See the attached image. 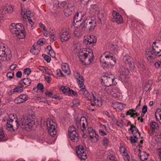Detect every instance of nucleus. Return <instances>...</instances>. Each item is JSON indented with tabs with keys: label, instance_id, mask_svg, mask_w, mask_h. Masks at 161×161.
Returning <instances> with one entry per match:
<instances>
[{
	"label": "nucleus",
	"instance_id": "22",
	"mask_svg": "<svg viewBox=\"0 0 161 161\" xmlns=\"http://www.w3.org/2000/svg\"><path fill=\"white\" fill-rule=\"evenodd\" d=\"M131 132V133L133 134V136H137L138 137H140L139 132L136 126L131 125V127L129 130Z\"/></svg>",
	"mask_w": 161,
	"mask_h": 161
},
{
	"label": "nucleus",
	"instance_id": "56",
	"mask_svg": "<svg viewBox=\"0 0 161 161\" xmlns=\"http://www.w3.org/2000/svg\"><path fill=\"white\" fill-rule=\"evenodd\" d=\"M154 66L156 68L161 67V61H157L155 63Z\"/></svg>",
	"mask_w": 161,
	"mask_h": 161
},
{
	"label": "nucleus",
	"instance_id": "3",
	"mask_svg": "<svg viewBox=\"0 0 161 161\" xmlns=\"http://www.w3.org/2000/svg\"><path fill=\"white\" fill-rule=\"evenodd\" d=\"M35 117L33 114L21 116L20 120L21 127L23 128H30L33 127L35 125Z\"/></svg>",
	"mask_w": 161,
	"mask_h": 161
},
{
	"label": "nucleus",
	"instance_id": "51",
	"mask_svg": "<svg viewBox=\"0 0 161 161\" xmlns=\"http://www.w3.org/2000/svg\"><path fill=\"white\" fill-rule=\"evenodd\" d=\"M42 56L47 63H49L50 62L51 59V58L49 56L45 54H42Z\"/></svg>",
	"mask_w": 161,
	"mask_h": 161
},
{
	"label": "nucleus",
	"instance_id": "55",
	"mask_svg": "<svg viewBox=\"0 0 161 161\" xmlns=\"http://www.w3.org/2000/svg\"><path fill=\"white\" fill-rule=\"evenodd\" d=\"M131 64H129L130 67L132 69V70L134 72H136V69L135 66L133 62H131Z\"/></svg>",
	"mask_w": 161,
	"mask_h": 161
},
{
	"label": "nucleus",
	"instance_id": "8",
	"mask_svg": "<svg viewBox=\"0 0 161 161\" xmlns=\"http://www.w3.org/2000/svg\"><path fill=\"white\" fill-rule=\"evenodd\" d=\"M74 121L78 128L80 129L84 134L85 131L88 127L87 119L83 116L81 117L80 119L75 118Z\"/></svg>",
	"mask_w": 161,
	"mask_h": 161
},
{
	"label": "nucleus",
	"instance_id": "52",
	"mask_svg": "<svg viewBox=\"0 0 161 161\" xmlns=\"http://www.w3.org/2000/svg\"><path fill=\"white\" fill-rule=\"evenodd\" d=\"M74 75L77 81H78L79 80H80L81 79H82L83 78V77L77 72H75Z\"/></svg>",
	"mask_w": 161,
	"mask_h": 161
},
{
	"label": "nucleus",
	"instance_id": "18",
	"mask_svg": "<svg viewBox=\"0 0 161 161\" xmlns=\"http://www.w3.org/2000/svg\"><path fill=\"white\" fill-rule=\"evenodd\" d=\"M84 42L86 43L87 44L92 45L97 42L96 37L93 35H91L87 36V39H85Z\"/></svg>",
	"mask_w": 161,
	"mask_h": 161
},
{
	"label": "nucleus",
	"instance_id": "5",
	"mask_svg": "<svg viewBox=\"0 0 161 161\" xmlns=\"http://www.w3.org/2000/svg\"><path fill=\"white\" fill-rule=\"evenodd\" d=\"M8 48L7 45L0 43V60L4 61L6 59L10 60L11 55L10 51Z\"/></svg>",
	"mask_w": 161,
	"mask_h": 161
},
{
	"label": "nucleus",
	"instance_id": "7",
	"mask_svg": "<svg viewBox=\"0 0 161 161\" xmlns=\"http://www.w3.org/2000/svg\"><path fill=\"white\" fill-rule=\"evenodd\" d=\"M115 77L113 75L110 73L106 74L102 79V82L105 86H108L116 84L114 81Z\"/></svg>",
	"mask_w": 161,
	"mask_h": 161
},
{
	"label": "nucleus",
	"instance_id": "38",
	"mask_svg": "<svg viewBox=\"0 0 161 161\" xmlns=\"http://www.w3.org/2000/svg\"><path fill=\"white\" fill-rule=\"evenodd\" d=\"M73 11L71 10V9L67 7V8L64 9V14L66 16H68L71 14Z\"/></svg>",
	"mask_w": 161,
	"mask_h": 161
},
{
	"label": "nucleus",
	"instance_id": "21",
	"mask_svg": "<svg viewBox=\"0 0 161 161\" xmlns=\"http://www.w3.org/2000/svg\"><path fill=\"white\" fill-rule=\"evenodd\" d=\"M21 14L24 18L26 19V17L27 19L31 18V11L28 9H26L22 8L21 10Z\"/></svg>",
	"mask_w": 161,
	"mask_h": 161
},
{
	"label": "nucleus",
	"instance_id": "42",
	"mask_svg": "<svg viewBox=\"0 0 161 161\" xmlns=\"http://www.w3.org/2000/svg\"><path fill=\"white\" fill-rule=\"evenodd\" d=\"M60 89L65 94L68 93L70 89L67 86H62L61 87Z\"/></svg>",
	"mask_w": 161,
	"mask_h": 161
},
{
	"label": "nucleus",
	"instance_id": "60",
	"mask_svg": "<svg viewBox=\"0 0 161 161\" xmlns=\"http://www.w3.org/2000/svg\"><path fill=\"white\" fill-rule=\"evenodd\" d=\"M91 10L93 9V10L95 12L98 11V8L95 4L91 5Z\"/></svg>",
	"mask_w": 161,
	"mask_h": 161
},
{
	"label": "nucleus",
	"instance_id": "44",
	"mask_svg": "<svg viewBox=\"0 0 161 161\" xmlns=\"http://www.w3.org/2000/svg\"><path fill=\"white\" fill-rule=\"evenodd\" d=\"M7 129L8 130L11 131H14L15 130L13 128V126L10 123H7L6 124Z\"/></svg>",
	"mask_w": 161,
	"mask_h": 161
},
{
	"label": "nucleus",
	"instance_id": "31",
	"mask_svg": "<svg viewBox=\"0 0 161 161\" xmlns=\"http://www.w3.org/2000/svg\"><path fill=\"white\" fill-rule=\"evenodd\" d=\"M90 140L92 142H97L99 140V136L96 132L92 133V135L89 136Z\"/></svg>",
	"mask_w": 161,
	"mask_h": 161
},
{
	"label": "nucleus",
	"instance_id": "26",
	"mask_svg": "<svg viewBox=\"0 0 161 161\" xmlns=\"http://www.w3.org/2000/svg\"><path fill=\"white\" fill-rule=\"evenodd\" d=\"M23 87L21 86V85H19V86L15 88H14L12 89L10 91L11 94H12L15 92L20 93L21 92L23 91Z\"/></svg>",
	"mask_w": 161,
	"mask_h": 161
},
{
	"label": "nucleus",
	"instance_id": "23",
	"mask_svg": "<svg viewBox=\"0 0 161 161\" xmlns=\"http://www.w3.org/2000/svg\"><path fill=\"white\" fill-rule=\"evenodd\" d=\"M69 138L73 142H76L79 140L78 134L77 132L70 133L69 134Z\"/></svg>",
	"mask_w": 161,
	"mask_h": 161
},
{
	"label": "nucleus",
	"instance_id": "36",
	"mask_svg": "<svg viewBox=\"0 0 161 161\" xmlns=\"http://www.w3.org/2000/svg\"><path fill=\"white\" fill-rule=\"evenodd\" d=\"M115 104L120 110H122L125 107V104L119 102H115Z\"/></svg>",
	"mask_w": 161,
	"mask_h": 161
},
{
	"label": "nucleus",
	"instance_id": "10",
	"mask_svg": "<svg viewBox=\"0 0 161 161\" xmlns=\"http://www.w3.org/2000/svg\"><path fill=\"white\" fill-rule=\"evenodd\" d=\"M71 32L68 29H63L59 33V36L61 41L66 42L70 37Z\"/></svg>",
	"mask_w": 161,
	"mask_h": 161
},
{
	"label": "nucleus",
	"instance_id": "63",
	"mask_svg": "<svg viewBox=\"0 0 161 161\" xmlns=\"http://www.w3.org/2000/svg\"><path fill=\"white\" fill-rule=\"evenodd\" d=\"M99 132L100 134L102 136H104L107 135L106 132L102 129L99 130Z\"/></svg>",
	"mask_w": 161,
	"mask_h": 161
},
{
	"label": "nucleus",
	"instance_id": "33",
	"mask_svg": "<svg viewBox=\"0 0 161 161\" xmlns=\"http://www.w3.org/2000/svg\"><path fill=\"white\" fill-rule=\"evenodd\" d=\"M123 61L126 64L127 63L129 64H131V61L130 60V57L128 55L125 56L123 59Z\"/></svg>",
	"mask_w": 161,
	"mask_h": 161
},
{
	"label": "nucleus",
	"instance_id": "32",
	"mask_svg": "<svg viewBox=\"0 0 161 161\" xmlns=\"http://www.w3.org/2000/svg\"><path fill=\"white\" fill-rule=\"evenodd\" d=\"M90 140L92 142H97L99 140V136L96 132L92 133V135L89 136Z\"/></svg>",
	"mask_w": 161,
	"mask_h": 161
},
{
	"label": "nucleus",
	"instance_id": "15",
	"mask_svg": "<svg viewBox=\"0 0 161 161\" xmlns=\"http://www.w3.org/2000/svg\"><path fill=\"white\" fill-rule=\"evenodd\" d=\"M92 95L93 101V103L91 102V105L92 106L97 105L98 106H101L102 105V102L99 100L97 97H96L95 92L92 91L91 92Z\"/></svg>",
	"mask_w": 161,
	"mask_h": 161
},
{
	"label": "nucleus",
	"instance_id": "19",
	"mask_svg": "<svg viewBox=\"0 0 161 161\" xmlns=\"http://www.w3.org/2000/svg\"><path fill=\"white\" fill-rule=\"evenodd\" d=\"M31 80L29 78H24L18 82L19 85L23 87H26L30 85L31 83Z\"/></svg>",
	"mask_w": 161,
	"mask_h": 161
},
{
	"label": "nucleus",
	"instance_id": "64",
	"mask_svg": "<svg viewBox=\"0 0 161 161\" xmlns=\"http://www.w3.org/2000/svg\"><path fill=\"white\" fill-rule=\"evenodd\" d=\"M116 125L122 127L123 126L122 122V120H119V121L118 120H116Z\"/></svg>",
	"mask_w": 161,
	"mask_h": 161
},
{
	"label": "nucleus",
	"instance_id": "57",
	"mask_svg": "<svg viewBox=\"0 0 161 161\" xmlns=\"http://www.w3.org/2000/svg\"><path fill=\"white\" fill-rule=\"evenodd\" d=\"M118 48V47L116 45H114L113 44H112L110 47V48L111 50L114 51L115 52H116Z\"/></svg>",
	"mask_w": 161,
	"mask_h": 161
},
{
	"label": "nucleus",
	"instance_id": "27",
	"mask_svg": "<svg viewBox=\"0 0 161 161\" xmlns=\"http://www.w3.org/2000/svg\"><path fill=\"white\" fill-rule=\"evenodd\" d=\"M98 18L99 22L101 24H104L106 20V15L102 13H99Z\"/></svg>",
	"mask_w": 161,
	"mask_h": 161
},
{
	"label": "nucleus",
	"instance_id": "12",
	"mask_svg": "<svg viewBox=\"0 0 161 161\" xmlns=\"http://www.w3.org/2000/svg\"><path fill=\"white\" fill-rule=\"evenodd\" d=\"M119 71L120 73V77L123 79H125L126 76H128L130 74L129 70L122 65L120 66Z\"/></svg>",
	"mask_w": 161,
	"mask_h": 161
},
{
	"label": "nucleus",
	"instance_id": "41",
	"mask_svg": "<svg viewBox=\"0 0 161 161\" xmlns=\"http://www.w3.org/2000/svg\"><path fill=\"white\" fill-rule=\"evenodd\" d=\"M75 132H77L76 129L75 128L74 126L73 125H71L69 126L68 129V134L70 133H74Z\"/></svg>",
	"mask_w": 161,
	"mask_h": 161
},
{
	"label": "nucleus",
	"instance_id": "53",
	"mask_svg": "<svg viewBox=\"0 0 161 161\" xmlns=\"http://www.w3.org/2000/svg\"><path fill=\"white\" fill-rule=\"evenodd\" d=\"M37 90H40L42 92H43L44 86L41 83H38L37 86Z\"/></svg>",
	"mask_w": 161,
	"mask_h": 161
},
{
	"label": "nucleus",
	"instance_id": "39",
	"mask_svg": "<svg viewBox=\"0 0 161 161\" xmlns=\"http://www.w3.org/2000/svg\"><path fill=\"white\" fill-rule=\"evenodd\" d=\"M103 145L104 146H107L108 144L109 139L106 137H104L102 141Z\"/></svg>",
	"mask_w": 161,
	"mask_h": 161
},
{
	"label": "nucleus",
	"instance_id": "6",
	"mask_svg": "<svg viewBox=\"0 0 161 161\" xmlns=\"http://www.w3.org/2000/svg\"><path fill=\"white\" fill-rule=\"evenodd\" d=\"M83 23L82 29L85 31H93L96 25V20L94 19H92L89 17L86 18Z\"/></svg>",
	"mask_w": 161,
	"mask_h": 161
},
{
	"label": "nucleus",
	"instance_id": "30",
	"mask_svg": "<svg viewBox=\"0 0 161 161\" xmlns=\"http://www.w3.org/2000/svg\"><path fill=\"white\" fill-rule=\"evenodd\" d=\"M155 117L156 120L159 121L161 124V109H158L155 112Z\"/></svg>",
	"mask_w": 161,
	"mask_h": 161
},
{
	"label": "nucleus",
	"instance_id": "50",
	"mask_svg": "<svg viewBox=\"0 0 161 161\" xmlns=\"http://www.w3.org/2000/svg\"><path fill=\"white\" fill-rule=\"evenodd\" d=\"M5 135L3 132V130L2 128L0 129V142L2 141V139L4 138Z\"/></svg>",
	"mask_w": 161,
	"mask_h": 161
},
{
	"label": "nucleus",
	"instance_id": "58",
	"mask_svg": "<svg viewBox=\"0 0 161 161\" xmlns=\"http://www.w3.org/2000/svg\"><path fill=\"white\" fill-rule=\"evenodd\" d=\"M80 4L85 5L87 4L90 0H79Z\"/></svg>",
	"mask_w": 161,
	"mask_h": 161
},
{
	"label": "nucleus",
	"instance_id": "16",
	"mask_svg": "<svg viewBox=\"0 0 161 161\" xmlns=\"http://www.w3.org/2000/svg\"><path fill=\"white\" fill-rule=\"evenodd\" d=\"M28 97L26 94H21L14 100V102L16 104L20 103L28 100Z\"/></svg>",
	"mask_w": 161,
	"mask_h": 161
},
{
	"label": "nucleus",
	"instance_id": "59",
	"mask_svg": "<svg viewBox=\"0 0 161 161\" xmlns=\"http://www.w3.org/2000/svg\"><path fill=\"white\" fill-rule=\"evenodd\" d=\"M108 158L112 161H114L115 160V157L113 154H110L109 155H108Z\"/></svg>",
	"mask_w": 161,
	"mask_h": 161
},
{
	"label": "nucleus",
	"instance_id": "40",
	"mask_svg": "<svg viewBox=\"0 0 161 161\" xmlns=\"http://www.w3.org/2000/svg\"><path fill=\"white\" fill-rule=\"evenodd\" d=\"M37 68L42 73H44L45 72H48V70H49L48 68L45 66H39Z\"/></svg>",
	"mask_w": 161,
	"mask_h": 161
},
{
	"label": "nucleus",
	"instance_id": "2",
	"mask_svg": "<svg viewBox=\"0 0 161 161\" xmlns=\"http://www.w3.org/2000/svg\"><path fill=\"white\" fill-rule=\"evenodd\" d=\"M116 61L115 58L113 57L112 54L108 52L103 54L100 58L101 64L104 69L114 65L115 64Z\"/></svg>",
	"mask_w": 161,
	"mask_h": 161
},
{
	"label": "nucleus",
	"instance_id": "1",
	"mask_svg": "<svg viewBox=\"0 0 161 161\" xmlns=\"http://www.w3.org/2000/svg\"><path fill=\"white\" fill-rule=\"evenodd\" d=\"M146 55L147 60L151 62L153 58L161 56V44L158 42H154L152 47L146 51Z\"/></svg>",
	"mask_w": 161,
	"mask_h": 161
},
{
	"label": "nucleus",
	"instance_id": "4",
	"mask_svg": "<svg viewBox=\"0 0 161 161\" xmlns=\"http://www.w3.org/2000/svg\"><path fill=\"white\" fill-rule=\"evenodd\" d=\"M10 28L11 33L13 34H15L18 38L22 39L25 37V30H23L24 28L21 24L12 23L11 24Z\"/></svg>",
	"mask_w": 161,
	"mask_h": 161
},
{
	"label": "nucleus",
	"instance_id": "11",
	"mask_svg": "<svg viewBox=\"0 0 161 161\" xmlns=\"http://www.w3.org/2000/svg\"><path fill=\"white\" fill-rule=\"evenodd\" d=\"M76 153L78 156L81 159L85 160L87 158L85 150L82 145H79L76 147Z\"/></svg>",
	"mask_w": 161,
	"mask_h": 161
},
{
	"label": "nucleus",
	"instance_id": "25",
	"mask_svg": "<svg viewBox=\"0 0 161 161\" xmlns=\"http://www.w3.org/2000/svg\"><path fill=\"white\" fill-rule=\"evenodd\" d=\"M84 17V15L81 14H79V13H77L75 14V16L74 18V22L77 23L81 21L83 19Z\"/></svg>",
	"mask_w": 161,
	"mask_h": 161
},
{
	"label": "nucleus",
	"instance_id": "34",
	"mask_svg": "<svg viewBox=\"0 0 161 161\" xmlns=\"http://www.w3.org/2000/svg\"><path fill=\"white\" fill-rule=\"evenodd\" d=\"M158 124L155 122H153L150 124V128L152 130V132L154 131L155 129H158Z\"/></svg>",
	"mask_w": 161,
	"mask_h": 161
},
{
	"label": "nucleus",
	"instance_id": "35",
	"mask_svg": "<svg viewBox=\"0 0 161 161\" xmlns=\"http://www.w3.org/2000/svg\"><path fill=\"white\" fill-rule=\"evenodd\" d=\"M74 34L75 36L79 37L82 35L81 30L80 29H76L74 31Z\"/></svg>",
	"mask_w": 161,
	"mask_h": 161
},
{
	"label": "nucleus",
	"instance_id": "47",
	"mask_svg": "<svg viewBox=\"0 0 161 161\" xmlns=\"http://www.w3.org/2000/svg\"><path fill=\"white\" fill-rule=\"evenodd\" d=\"M24 73L28 76L31 73V69L30 68H26L23 70Z\"/></svg>",
	"mask_w": 161,
	"mask_h": 161
},
{
	"label": "nucleus",
	"instance_id": "24",
	"mask_svg": "<svg viewBox=\"0 0 161 161\" xmlns=\"http://www.w3.org/2000/svg\"><path fill=\"white\" fill-rule=\"evenodd\" d=\"M95 132V131L93 129L92 127L88 126L87 129H86V130L85 131L84 134H83V136L84 137L86 138L87 136L86 135V134H88L89 136H90L92 135V133H94Z\"/></svg>",
	"mask_w": 161,
	"mask_h": 161
},
{
	"label": "nucleus",
	"instance_id": "37",
	"mask_svg": "<svg viewBox=\"0 0 161 161\" xmlns=\"http://www.w3.org/2000/svg\"><path fill=\"white\" fill-rule=\"evenodd\" d=\"M66 1H63L59 2L57 1L56 2L57 6L60 8H63L66 5Z\"/></svg>",
	"mask_w": 161,
	"mask_h": 161
},
{
	"label": "nucleus",
	"instance_id": "46",
	"mask_svg": "<svg viewBox=\"0 0 161 161\" xmlns=\"http://www.w3.org/2000/svg\"><path fill=\"white\" fill-rule=\"evenodd\" d=\"M87 56L86 53H84L83 54H80L79 57V59L80 61L83 63V60L85 59Z\"/></svg>",
	"mask_w": 161,
	"mask_h": 161
},
{
	"label": "nucleus",
	"instance_id": "61",
	"mask_svg": "<svg viewBox=\"0 0 161 161\" xmlns=\"http://www.w3.org/2000/svg\"><path fill=\"white\" fill-rule=\"evenodd\" d=\"M14 76V73L11 72H9L7 73V76L10 79L12 78Z\"/></svg>",
	"mask_w": 161,
	"mask_h": 161
},
{
	"label": "nucleus",
	"instance_id": "45",
	"mask_svg": "<svg viewBox=\"0 0 161 161\" xmlns=\"http://www.w3.org/2000/svg\"><path fill=\"white\" fill-rule=\"evenodd\" d=\"M140 137H138L137 136H133V137L131 136L130 137V140L131 142L133 143L136 142L138 138H140Z\"/></svg>",
	"mask_w": 161,
	"mask_h": 161
},
{
	"label": "nucleus",
	"instance_id": "43",
	"mask_svg": "<svg viewBox=\"0 0 161 161\" xmlns=\"http://www.w3.org/2000/svg\"><path fill=\"white\" fill-rule=\"evenodd\" d=\"M78 85L79 87L81 88H83V87L85 88V86L84 84V80L83 78L81 79L80 80H79L78 81Z\"/></svg>",
	"mask_w": 161,
	"mask_h": 161
},
{
	"label": "nucleus",
	"instance_id": "48",
	"mask_svg": "<svg viewBox=\"0 0 161 161\" xmlns=\"http://www.w3.org/2000/svg\"><path fill=\"white\" fill-rule=\"evenodd\" d=\"M30 52L32 54L36 55L39 53V51L38 49H36L35 47H34L33 48L31 49Z\"/></svg>",
	"mask_w": 161,
	"mask_h": 161
},
{
	"label": "nucleus",
	"instance_id": "62",
	"mask_svg": "<svg viewBox=\"0 0 161 161\" xmlns=\"http://www.w3.org/2000/svg\"><path fill=\"white\" fill-rule=\"evenodd\" d=\"M69 9H71V10L74 11L75 9V6L74 4H71V3H69L67 7Z\"/></svg>",
	"mask_w": 161,
	"mask_h": 161
},
{
	"label": "nucleus",
	"instance_id": "49",
	"mask_svg": "<svg viewBox=\"0 0 161 161\" xmlns=\"http://www.w3.org/2000/svg\"><path fill=\"white\" fill-rule=\"evenodd\" d=\"M4 9L9 13H11L13 12V9L11 6H8L4 7Z\"/></svg>",
	"mask_w": 161,
	"mask_h": 161
},
{
	"label": "nucleus",
	"instance_id": "14",
	"mask_svg": "<svg viewBox=\"0 0 161 161\" xmlns=\"http://www.w3.org/2000/svg\"><path fill=\"white\" fill-rule=\"evenodd\" d=\"M93 52L92 50L89 52L88 54H87L85 59L83 61V64L87 65L90 64L93 60Z\"/></svg>",
	"mask_w": 161,
	"mask_h": 161
},
{
	"label": "nucleus",
	"instance_id": "13",
	"mask_svg": "<svg viewBox=\"0 0 161 161\" xmlns=\"http://www.w3.org/2000/svg\"><path fill=\"white\" fill-rule=\"evenodd\" d=\"M112 21L118 24L122 23L123 21V18L121 15L116 11L114 10L112 14Z\"/></svg>",
	"mask_w": 161,
	"mask_h": 161
},
{
	"label": "nucleus",
	"instance_id": "28",
	"mask_svg": "<svg viewBox=\"0 0 161 161\" xmlns=\"http://www.w3.org/2000/svg\"><path fill=\"white\" fill-rule=\"evenodd\" d=\"M62 69L66 74L68 75L70 74V71L69 69V65L66 63H64L62 65Z\"/></svg>",
	"mask_w": 161,
	"mask_h": 161
},
{
	"label": "nucleus",
	"instance_id": "17",
	"mask_svg": "<svg viewBox=\"0 0 161 161\" xmlns=\"http://www.w3.org/2000/svg\"><path fill=\"white\" fill-rule=\"evenodd\" d=\"M111 94L115 98H119L121 95L119 89L116 87H113L110 92Z\"/></svg>",
	"mask_w": 161,
	"mask_h": 161
},
{
	"label": "nucleus",
	"instance_id": "54",
	"mask_svg": "<svg viewBox=\"0 0 161 161\" xmlns=\"http://www.w3.org/2000/svg\"><path fill=\"white\" fill-rule=\"evenodd\" d=\"M119 151L120 153H126L125 152V149L124 147L122 145L120 146L119 147Z\"/></svg>",
	"mask_w": 161,
	"mask_h": 161
},
{
	"label": "nucleus",
	"instance_id": "29",
	"mask_svg": "<svg viewBox=\"0 0 161 161\" xmlns=\"http://www.w3.org/2000/svg\"><path fill=\"white\" fill-rule=\"evenodd\" d=\"M126 115H130V117L133 118H136L138 116L136 110L133 109H130L127 111L126 113Z\"/></svg>",
	"mask_w": 161,
	"mask_h": 161
},
{
	"label": "nucleus",
	"instance_id": "9",
	"mask_svg": "<svg viewBox=\"0 0 161 161\" xmlns=\"http://www.w3.org/2000/svg\"><path fill=\"white\" fill-rule=\"evenodd\" d=\"M46 123L49 134L52 136L54 137L57 132L56 124L49 119H47Z\"/></svg>",
	"mask_w": 161,
	"mask_h": 161
},
{
	"label": "nucleus",
	"instance_id": "20",
	"mask_svg": "<svg viewBox=\"0 0 161 161\" xmlns=\"http://www.w3.org/2000/svg\"><path fill=\"white\" fill-rule=\"evenodd\" d=\"M80 94L84 96L85 98H87L89 100H91L92 99V97H90V94L88 92L85 88H83L79 90Z\"/></svg>",
	"mask_w": 161,
	"mask_h": 161
}]
</instances>
